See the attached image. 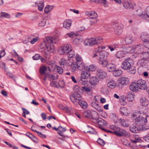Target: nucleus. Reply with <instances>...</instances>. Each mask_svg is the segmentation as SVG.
<instances>
[{
    "instance_id": "f257e3e1",
    "label": "nucleus",
    "mask_w": 149,
    "mask_h": 149,
    "mask_svg": "<svg viewBox=\"0 0 149 149\" xmlns=\"http://www.w3.org/2000/svg\"><path fill=\"white\" fill-rule=\"evenodd\" d=\"M50 42L56 43V39L55 38L52 37H46L44 39L43 41L41 43L39 47V51L42 52L46 49H47V44H49Z\"/></svg>"
},
{
    "instance_id": "c9c22d12",
    "label": "nucleus",
    "mask_w": 149,
    "mask_h": 149,
    "mask_svg": "<svg viewBox=\"0 0 149 149\" xmlns=\"http://www.w3.org/2000/svg\"><path fill=\"white\" fill-rule=\"evenodd\" d=\"M120 111L123 115L126 116L128 114L127 109L124 107H121L120 109Z\"/></svg>"
},
{
    "instance_id": "6ab92c4d",
    "label": "nucleus",
    "mask_w": 149,
    "mask_h": 149,
    "mask_svg": "<svg viewBox=\"0 0 149 149\" xmlns=\"http://www.w3.org/2000/svg\"><path fill=\"white\" fill-rule=\"evenodd\" d=\"M135 97L134 94L132 92H129L127 93L126 98L130 102L133 100Z\"/></svg>"
},
{
    "instance_id": "ea45409f",
    "label": "nucleus",
    "mask_w": 149,
    "mask_h": 149,
    "mask_svg": "<svg viewBox=\"0 0 149 149\" xmlns=\"http://www.w3.org/2000/svg\"><path fill=\"white\" fill-rule=\"evenodd\" d=\"M123 27L120 25L118 26L117 28L115 30V33L116 34L118 35H120L122 32V30Z\"/></svg>"
},
{
    "instance_id": "49530a36",
    "label": "nucleus",
    "mask_w": 149,
    "mask_h": 149,
    "mask_svg": "<svg viewBox=\"0 0 149 149\" xmlns=\"http://www.w3.org/2000/svg\"><path fill=\"white\" fill-rule=\"evenodd\" d=\"M119 122L120 123L121 125H123L125 127H128L129 126V125L127 123L125 120L121 118H120L119 119Z\"/></svg>"
},
{
    "instance_id": "13d9d810",
    "label": "nucleus",
    "mask_w": 149,
    "mask_h": 149,
    "mask_svg": "<svg viewBox=\"0 0 149 149\" xmlns=\"http://www.w3.org/2000/svg\"><path fill=\"white\" fill-rule=\"evenodd\" d=\"M52 87L58 88H62L65 87L64 84H51Z\"/></svg>"
},
{
    "instance_id": "dca6fc26",
    "label": "nucleus",
    "mask_w": 149,
    "mask_h": 149,
    "mask_svg": "<svg viewBox=\"0 0 149 149\" xmlns=\"http://www.w3.org/2000/svg\"><path fill=\"white\" fill-rule=\"evenodd\" d=\"M84 116L88 118H91L94 120L96 116H95V114L93 115H92L91 111L89 110H87L84 111L83 113Z\"/></svg>"
},
{
    "instance_id": "79ce46f5",
    "label": "nucleus",
    "mask_w": 149,
    "mask_h": 149,
    "mask_svg": "<svg viewBox=\"0 0 149 149\" xmlns=\"http://www.w3.org/2000/svg\"><path fill=\"white\" fill-rule=\"evenodd\" d=\"M88 128L86 129V131L87 132L91 134H97V132L94 130L92 128L89 127L88 126H87Z\"/></svg>"
},
{
    "instance_id": "a18cd8bd",
    "label": "nucleus",
    "mask_w": 149,
    "mask_h": 149,
    "mask_svg": "<svg viewBox=\"0 0 149 149\" xmlns=\"http://www.w3.org/2000/svg\"><path fill=\"white\" fill-rule=\"evenodd\" d=\"M47 67L45 66H42L40 68V74L42 75H45V72L47 70Z\"/></svg>"
},
{
    "instance_id": "412c9836",
    "label": "nucleus",
    "mask_w": 149,
    "mask_h": 149,
    "mask_svg": "<svg viewBox=\"0 0 149 149\" xmlns=\"http://www.w3.org/2000/svg\"><path fill=\"white\" fill-rule=\"evenodd\" d=\"M84 44L86 46L87 45L93 46L95 45L92 38L85 40L84 42Z\"/></svg>"
},
{
    "instance_id": "0e129e2a",
    "label": "nucleus",
    "mask_w": 149,
    "mask_h": 149,
    "mask_svg": "<svg viewBox=\"0 0 149 149\" xmlns=\"http://www.w3.org/2000/svg\"><path fill=\"white\" fill-rule=\"evenodd\" d=\"M61 60V61L60 62V65L61 66V67L64 68V65L66 63V60L63 58H62Z\"/></svg>"
},
{
    "instance_id": "9b49d317",
    "label": "nucleus",
    "mask_w": 149,
    "mask_h": 149,
    "mask_svg": "<svg viewBox=\"0 0 149 149\" xmlns=\"http://www.w3.org/2000/svg\"><path fill=\"white\" fill-rule=\"evenodd\" d=\"M129 79L126 77L119 78L117 80L116 83L119 84H127L129 83Z\"/></svg>"
},
{
    "instance_id": "4be33fe9",
    "label": "nucleus",
    "mask_w": 149,
    "mask_h": 149,
    "mask_svg": "<svg viewBox=\"0 0 149 149\" xmlns=\"http://www.w3.org/2000/svg\"><path fill=\"white\" fill-rule=\"evenodd\" d=\"M45 77L48 78L49 80H53L57 79L58 78V75L56 74H45Z\"/></svg>"
},
{
    "instance_id": "e2e57ef3",
    "label": "nucleus",
    "mask_w": 149,
    "mask_h": 149,
    "mask_svg": "<svg viewBox=\"0 0 149 149\" xmlns=\"http://www.w3.org/2000/svg\"><path fill=\"white\" fill-rule=\"evenodd\" d=\"M143 43L145 47L149 48V40H145Z\"/></svg>"
},
{
    "instance_id": "473e14b6",
    "label": "nucleus",
    "mask_w": 149,
    "mask_h": 149,
    "mask_svg": "<svg viewBox=\"0 0 149 149\" xmlns=\"http://www.w3.org/2000/svg\"><path fill=\"white\" fill-rule=\"evenodd\" d=\"M77 65V68L80 70L83 71L86 69V67L84 65L81 63V62L78 63H76Z\"/></svg>"
},
{
    "instance_id": "4c0bfd02",
    "label": "nucleus",
    "mask_w": 149,
    "mask_h": 149,
    "mask_svg": "<svg viewBox=\"0 0 149 149\" xmlns=\"http://www.w3.org/2000/svg\"><path fill=\"white\" fill-rule=\"evenodd\" d=\"M130 130L132 132L135 133H137L139 131L138 128H137L136 125H134L130 126Z\"/></svg>"
},
{
    "instance_id": "c756f323",
    "label": "nucleus",
    "mask_w": 149,
    "mask_h": 149,
    "mask_svg": "<svg viewBox=\"0 0 149 149\" xmlns=\"http://www.w3.org/2000/svg\"><path fill=\"white\" fill-rule=\"evenodd\" d=\"M102 59H99V63L102 67H105L108 65V61L107 60H102Z\"/></svg>"
},
{
    "instance_id": "c85d7f7f",
    "label": "nucleus",
    "mask_w": 149,
    "mask_h": 149,
    "mask_svg": "<svg viewBox=\"0 0 149 149\" xmlns=\"http://www.w3.org/2000/svg\"><path fill=\"white\" fill-rule=\"evenodd\" d=\"M125 41L127 44H132L133 41L132 37L130 35L127 36L125 37Z\"/></svg>"
},
{
    "instance_id": "603ef678",
    "label": "nucleus",
    "mask_w": 149,
    "mask_h": 149,
    "mask_svg": "<svg viewBox=\"0 0 149 149\" xmlns=\"http://www.w3.org/2000/svg\"><path fill=\"white\" fill-rule=\"evenodd\" d=\"M76 34L73 32H70V33H68L65 35L66 38L69 37L71 38H74L76 36Z\"/></svg>"
},
{
    "instance_id": "393cba45",
    "label": "nucleus",
    "mask_w": 149,
    "mask_h": 149,
    "mask_svg": "<svg viewBox=\"0 0 149 149\" xmlns=\"http://www.w3.org/2000/svg\"><path fill=\"white\" fill-rule=\"evenodd\" d=\"M148 62V60L146 58H145L139 60L137 64L138 65L142 66L143 67L145 66L146 64Z\"/></svg>"
},
{
    "instance_id": "f8f14e48",
    "label": "nucleus",
    "mask_w": 149,
    "mask_h": 149,
    "mask_svg": "<svg viewBox=\"0 0 149 149\" xmlns=\"http://www.w3.org/2000/svg\"><path fill=\"white\" fill-rule=\"evenodd\" d=\"M52 43L54 42H50L47 44V51L51 53H54L56 52V50L54 46Z\"/></svg>"
},
{
    "instance_id": "4d7b16f0",
    "label": "nucleus",
    "mask_w": 149,
    "mask_h": 149,
    "mask_svg": "<svg viewBox=\"0 0 149 149\" xmlns=\"http://www.w3.org/2000/svg\"><path fill=\"white\" fill-rule=\"evenodd\" d=\"M68 55V56L69 58H72L75 55V53L74 51L72 49V50L70 51L67 54Z\"/></svg>"
},
{
    "instance_id": "a19ab883",
    "label": "nucleus",
    "mask_w": 149,
    "mask_h": 149,
    "mask_svg": "<svg viewBox=\"0 0 149 149\" xmlns=\"http://www.w3.org/2000/svg\"><path fill=\"white\" fill-rule=\"evenodd\" d=\"M47 20L46 19L43 18L41 19L38 24V26L40 27H43L45 25Z\"/></svg>"
},
{
    "instance_id": "69168bd1",
    "label": "nucleus",
    "mask_w": 149,
    "mask_h": 149,
    "mask_svg": "<svg viewBox=\"0 0 149 149\" xmlns=\"http://www.w3.org/2000/svg\"><path fill=\"white\" fill-rule=\"evenodd\" d=\"M80 89V88L77 85H75L73 87V89L75 93L78 92Z\"/></svg>"
},
{
    "instance_id": "0eeeda50",
    "label": "nucleus",
    "mask_w": 149,
    "mask_h": 149,
    "mask_svg": "<svg viewBox=\"0 0 149 149\" xmlns=\"http://www.w3.org/2000/svg\"><path fill=\"white\" fill-rule=\"evenodd\" d=\"M139 16L142 19L149 21V6H148L145 9V11L142 14L139 15Z\"/></svg>"
},
{
    "instance_id": "7c9ffc66",
    "label": "nucleus",
    "mask_w": 149,
    "mask_h": 149,
    "mask_svg": "<svg viewBox=\"0 0 149 149\" xmlns=\"http://www.w3.org/2000/svg\"><path fill=\"white\" fill-rule=\"evenodd\" d=\"M116 65L113 63H110L107 66V70L108 71L111 72L114 71L116 69Z\"/></svg>"
},
{
    "instance_id": "2eb2a0df",
    "label": "nucleus",
    "mask_w": 149,
    "mask_h": 149,
    "mask_svg": "<svg viewBox=\"0 0 149 149\" xmlns=\"http://www.w3.org/2000/svg\"><path fill=\"white\" fill-rule=\"evenodd\" d=\"M35 6H37L39 11H42L44 7V1L42 0L38 1L35 3Z\"/></svg>"
},
{
    "instance_id": "f704fd0d",
    "label": "nucleus",
    "mask_w": 149,
    "mask_h": 149,
    "mask_svg": "<svg viewBox=\"0 0 149 149\" xmlns=\"http://www.w3.org/2000/svg\"><path fill=\"white\" fill-rule=\"evenodd\" d=\"M129 88L133 92L136 91L139 88V86L138 84H130Z\"/></svg>"
},
{
    "instance_id": "e433bc0d",
    "label": "nucleus",
    "mask_w": 149,
    "mask_h": 149,
    "mask_svg": "<svg viewBox=\"0 0 149 149\" xmlns=\"http://www.w3.org/2000/svg\"><path fill=\"white\" fill-rule=\"evenodd\" d=\"M140 38L143 40V42L145 40H149V35L146 33H142L141 34Z\"/></svg>"
},
{
    "instance_id": "9d476101",
    "label": "nucleus",
    "mask_w": 149,
    "mask_h": 149,
    "mask_svg": "<svg viewBox=\"0 0 149 149\" xmlns=\"http://www.w3.org/2000/svg\"><path fill=\"white\" fill-rule=\"evenodd\" d=\"M123 4L124 7L127 9L133 8L135 5L134 3H130L127 0H125L123 1Z\"/></svg>"
},
{
    "instance_id": "7ed1b4c3",
    "label": "nucleus",
    "mask_w": 149,
    "mask_h": 149,
    "mask_svg": "<svg viewBox=\"0 0 149 149\" xmlns=\"http://www.w3.org/2000/svg\"><path fill=\"white\" fill-rule=\"evenodd\" d=\"M148 115L146 116L142 113L138 118V121H136L135 122L137 124H138L141 127L144 125L147 121L146 117Z\"/></svg>"
},
{
    "instance_id": "3c124183",
    "label": "nucleus",
    "mask_w": 149,
    "mask_h": 149,
    "mask_svg": "<svg viewBox=\"0 0 149 149\" xmlns=\"http://www.w3.org/2000/svg\"><path fill=\"white\" fill-rule=\"evenodd\" d=\"M146 83L145 81L142 79H140L137 81H135L133 82L132 84H145Z\"/></svg>"
},
{
    "instance_id": "58836bf2",
    "label": "nucleus",
    "mask_w": 149,
    "mask_h": 149,
    "mask_svg": "<svg viewBox=\"0 0 149 149\" xmlns=\"http://www.w3.org/2000/svg\"><path fill=\"white\" fill-rule=\"evenodd\" d=\"M97 18V17H91L90 22L91 25H94L97 23L99 20Z\"/></svg>"
},
{
    "instance_id": "338daca9",
    "label": "nucleus",
    "mask_w": 149,
    "mask_h": 149,
    "mask_svg": "<svg viewBox=\"0 0 149 149\" xmlns=\"http://www.w3.org/2000/svg\"><path fill=\"white\" fill-rule=\"evenodd\" d=\"M75 58L77 61V62L79 63L81 62V57L78 54H76L75 56Z\"/></svg>"
},
{
    "instance_id": "864d4df0",
    "label": "nucleus",
    "mask_w": 149,
    "mask_h": 149,
    "mask_svg": "<svg viewBox=\"0 0 149 149\" xmlns=\"http://www.w3.org/2000/svg\"><path fill=\"white\" fill-rule=\"evenodd\" d=\"M95 66L93 65H91L86 67V70L90 72V71H93L95 70Z\"/></svg>"
},
{
    "instance_id": "5fc2aeb1",
    "label": "nucleus",
    "mask_w": 149,
    "mask_h": 149,
    "mask_svg": "<svg viewBox=\"0 0 149 149\" xmlns=\"http://www.w3.org/2000/svg\"><path fill=\"white\" fill-rule=\"evenodd\" d=\"M128 71L131 74H134L136 72V70L135 67L134 66H130V67L128 69Z\"/></svg>"
},
{
    "instance_id": "6e6552de",
    "label": "nucleus",
    "mask_w": 149,
    "mask_h": 149,
    "mask_svg": "<svg viewBox=\"0 0 149 149\" xmlns=\"http://www.w3.org/2000/svg\"><path fill=\"white\" fill-rule=\"evenodd\" d=\"M94 84H87L81 88L82 91L86 93L89 95L93 88V85Z\"/></svg>"
},
{
    "instance_id": "8fccbe9b",
    "label": "nucleus",
    "mask_w": 149,
    "mask_h": 149,
    "mask_svg": "<svg viewBox=\"0 0 149 149\" xmlns=\"http://www.w3.org/2000/svg\"><path fill=\"white\" fill-rule=\"evenodd\" d=\"M79 104L84 109H86L87 107V104L84 101H81L79 102Z\"/></svg>"
},
{
    "instance_id": "f3484780",
    "label": "nucleus",
    "mask_w": 149,
    "mask_h": 149,
    "mask_svg": "<svg viewBox=\"0 0 149 149\" xmlns=\"http://www.w3.org/2000/svg\"><path fill=\"white\" fill-rule=\"evenodd\" d=\"M82 41V37L79 35H76V36L74 38L73 42L75 45H78L81 43Z\"/></svg>"
},
{
    "instance_id": "b1692460",
    "label": "nucleus",
    "mask_w": 149,
    "mask_h": 149,
    "mask_svg": "<svg viewBox=\"0 0 149 149\" xmlns=\"http://www.w3.org/2000/svg\"><path fill=\"white\" fill-rule=\"evenodd\" d=\"M99 79L95 76L91 77L89 80L90 84H97L99 82Z\"/></svg>"
},
{
    "instance_id": "4468645a",
    "label": "nucleus",
    "mask_w": 149,
    "mask_h": 149,
    "mask_svg": "<svg viewBox=\"0 0 149 149\" xmlns=\"http://www.w3.org/2000/svg\"><path fill=\"white\" fill-rule=\"evenodd\" d=\"M109 55V52L105 51H103L99 53V58L100 59L107 58Z\"/></svg>"
},
{
    "instance_id": "1a4fd4ad",
    "label": "nucleus",
    "mask_w": 149,
    "mask_h": 149,
    "mask_svg": "<svg viewBox=\"0 0 149 149\" xmlns=\"http://www.w3.org/2000/svg\"><path fill=\"white\" fill-rule=\"evenodd\" d=\"M130 61L129 58L125 60L121 64V68L124 70L128 69L131 66L130 62Z\"/></svg>"
},
{
    "instance_id": "052dcab7",
    "label": "nucleus",
    "mask_w": 149,
    "mask_h": 149,
    "mask_svg": "<svg viewBox=\"0 0 149 149\" xmlns=\"http://www.w3.org/2000/svg\"><path fill=\"white\" fill-rule=\"evenodd\" d=\"M87 79V78H83L81 77V80L79 81V83L82 84H87L88 82Z\"/></svg>"
},
{
    "instance_id": "774afa93",
    "label": "nucleus",
    "mask_w": 149,
    "mask_h": 149,
    "mask_svg": "<svg viewBox=\"0 0 149 149\" xmlns=\"http://www.w3.org/2000/svg\"><path fill=\"white\" fill-rule=\"evenodd\" d=\"M41 56L38 54H36L32 57L33 59L34 60H38L41 58Z\"/></svg>"
},
{
    "instance_id": "423d86ee",
    "label": "nucleus",
    "mask_w": 149,
    "mask_h": 149,
    "mask_svg": "<svg viewBox=\"0 0 149 149\" xmlns=\"http://www.w3.org/2000/svg\"><path fill=\"white\" fill-rule=\"evenodd\" d=\"M113 132L116 135L119 136H125L127 134V132L125 131L120 129L118 127L116 128L115 131H113Z\"/></svg>"
},
{
    "instance_id": "5701e85b",
    "label": "nucleus",
    "mask_w": 149,
    "mask_h": 149,
    "mask_svg": "<svg viewBox=\"0 0 149 149\" xmlns=\"http://www.w3.org/2000/svg\"><path fill=\"white\" fill-rule=\"evenodd\" d=\"M140 102L141 105L143 107H146L148 105V101L144 97H141L140 100Z\"/></svg>"
},
{
    "instance_id": "aec40b11",
    "label": "nucleus",
    "mask_w": 149,
    "mask_h": 149,
    "mask_svg": "<svg viewBox=\"0 0 149 149\" xmlns=\"http://www.w3.org/2000/svg\"><path fill=\"white\" fill-rule=\"evenodd\" d=\"M90 75V72L86 70L83 71L81 73V77L83 78H88Z\"/></svg>"
},
{
    "instance_id": "6e6d98bb",
    "label": "nucleus",
    "mask_w": 149,
    "mask_h": 149,
    "mask_svg": "<svg viewBox=\"0 0 149 149\" xmlns=\"http://www.w3.org/2000/svg\"><path fill=\"white\" fill-rule=\"evenodd\" d=\"M108 47L110 49L111 52H112L115 50L118 47V45H113L111 46H108Z\"/></svg>"
},
{
    "instance_id": "ddd939ff",
    "label": "nucleus",
    "mask_w": 149,
    "mask_h": 149,
    "mask_svg": "<svg viewBox=\"0 0 149 149\" xmlns=\"http://www.w3.org/2000/svg\"><path fill=\"white\" fill-rule=\"evenodd\" d=\"M142 114L139 111H136L132 114V118L135 122L136 121H138V118Z\"/></svg>"
},
{
    "instance_id": "39448f33",
    "label": "nucleus",
    "mask_w": 149,
    "mask_h": 149,
    "mask_svg": "<svg viewBox=\"0 0 149 149\" xmlns=\"http://www.w3.org/2000/svg\"><path fill=\"white\" fill-rule=\"evenodd\" d=\"M96 74L97 77L100 79L105 78L107 75L106 71L100 68H98L97 69Z\"/></svg>"
},
{
    "instance_id": "bf43d9fd",
    "label": "nucleus",
    "mask_w": 149,
    "mask_h": 149,
    "mask_svg": "<svg viewBox=\"0 0 149 149\" xmlns=\"http://www.w3.org/2000/svg\"><path fill=\"white\" fill-rule=\"evenodd\" d=\"M142 45H137L133 46L134 48V51H138L141 49Z\"/></svg>"
},
{
    "instance_id": "680f3d73",
    "label": "nucleus",
    "mask_w": 149,
    "mask_h": 149,
    "mask_svg": "<svg viewBox=\"0 0 149 149\" xmlns=\"http://www.w3.org/2000/svg\"><path fill=\"white\" fill-rule=\"evenodd\" d=\"M97 44H100L102 42L103 39L101 37H95Z\"/></svg>"
},
{
    "instance_id": "f03ea898",
    "label": "nucleus",
    "mask_w": 149,
    "mask_h": 149,
    "mask_svg": "<svg viewBox=\"0 0 149 149\" xmlns=\"http://www.w3.org/2000/svg\"><path fill=\"white\" fill-rule=\"evenodd\" d=\"M72 46L69 44L65 45L62 46L59 50V52L61 54H67L72 50Z\"/></svg>"
},
{
    "instance_id": "de8ad7c7",
    "label": "nucleus",
    "mask_w": 149,
    "mask_h": 149,
    "mask_svg": "<svg viewBox=\"0 0 149 149\" xmlns=\"http://www.w3.org/2000/svg\"><path fill=\"white\" fill-rule=\"evenodd\" d=\"M1 17L9 18L10 17V15L8 13L4 12H1L0 13Z\"/></svg>"
},
{
    "instance_id": "bb28decb",
    "label": "nucleus",
    "mask_w": 149,
    "mask_h": 149,
    "mask_svg": "<svg viewBox=\"0 0 149 149\" xmlns=\"http://www.w3.org/2000/svg\"><path fill=\"white\" fill-rule=\"evenodd\" d=\"M72 21L71 20L67 19L65 20L63 23L64 27L68 29L71 25Z\"/></svg>"
},
{
    "instance_id": "37998d69",
    "label": "nucleus",
    "mask_w": 149,
    "mask_h": 149,
    "mask_svg": "<svg viewBox=\"0 0 149 149\" xmlns=\"http://www.w3.org/2000/svg\"><path fill=\"white\" fill-rule=\"evenodd\" d=\"M62 67L57 65L55 67V71L58 74H62L63 72V70L62 68Z\"/></svg>"
},
{
    "instance_id": "cd10ccee",
    "label": "nucleus",
    "mask_w": 149,
    "mask_h": 149,
    "mask_svg": "<svg viewBox=\"0 0 149 149\" xmlns=\"http://www.w3.org/2000/svg\"><path fill=\"white\" fill-rule=\"evenodd\" d=\"M92 106L95 108L96 110L99 111H102V109L99 105L95 102H93L91 103Z\"/></svg>"
},
{
    "instance_id": "a211bd4d",
    "label": "nucleus",
    "mask_w": 149,
    "mask_h": 149,
    "mask_svg": "<svg viewBox=\"0 0 149 149\" xmlns=\"http://www.w3.org/2000/svg\"><path fill=\"white\" fill-rule=\"evenodd\" d=\"M126 54L124 51H120L117 52L115 54V57L118 59H121L125 57Z\"/></svg>"
},
{
    "instance_id": "72a5a7b5",
    "label": "nucleus",
    "mask_w": 149,
    "mask_h": 149,
    "mask_svg": "<svg viewBox=\"0 0 149 149\" xmlns=\"http://www.w3.org/2000/svg\"><path fill=\"white\" fill-rule=\"evenodd\" d=\"M72 96L74 98V100L78 101H80L81 99V96L78 92L72 93Z\"/></svg>"
},
{
    "instance_id": "2f4dec72",
    "label": "nucleus",
    "mask_w": 149,
    "mask_h": 149,
    "mask_svg": "<svg viewBox=\"0 0 149 149\" xmlns=\"http://www.w3.org/2000/svg\"><path fill=\"white\" fill-rule=\"evenodd\" d=\"M133 46L125 48L124 51L125 54L132 53L134 52V49Z\"/></svg>"
},
{
    "instance_id": "09e8293b",
    "label": "nucleus",
    "mask_w": 149,
    "mask_h": 149,
    "mask_svg": "<svg viewBox=\"0 0 149 149\" xmlns=\"http://www.w3.org/2000/svg\"><path fill=\"white\" fill-rule=\"evenodd\" d=\"M122 71L120 70H114L113 72V75L116 77L120 76L122 73Z\"/></svg>"
},
{
    "instance_id": "a878e982",
    "label": "nucleus",
    "mask_w": 149,
    "mask_h": 149,
    "mask_svg": "<svg viewBox=\"0 0 149 149\" xmlns=\"http://www.w3.org/2000/svg\"><path fill=\"white\" fill-rule=\"evenodd\" d=\"M85 15L88 16H91L92 17H97L98 15L94 11H87L85 12Z\"/></svg>"
},
{
    "instance_id": "20e7f679",
    "label": "nucleus",
    "mask_w": 149,
    "mask_h": 149,
    "mask_svg": "<svg viewBox=\"0 0 149 149\" xmlns=\"http://www.w3.org/2000/svg\"><path fill=\"white\" fill-rule=\"evenodd\" d=\"M95 116H96V117L93 121L94 123H97L101 127L106 125V121L102 118H98L99 116L97 113H95Z\"/></svg>"
},
{
    "instance_id": "c03bdc74",
    "label": "nucleus",
    "mask_w": 149,
    "mask_h": 149,
    "mask_svg": "<svg viewBox=\"0 0 149 149\" xmlns=\"http://www.w3.org/2000/svg\"><path fill=\"white\" fill-rule=\"evenodd\" d=\"M53 8V6H52L47 5L45 7L44 11L45 13H48Z\"/></svg>"
}]
</instances>
